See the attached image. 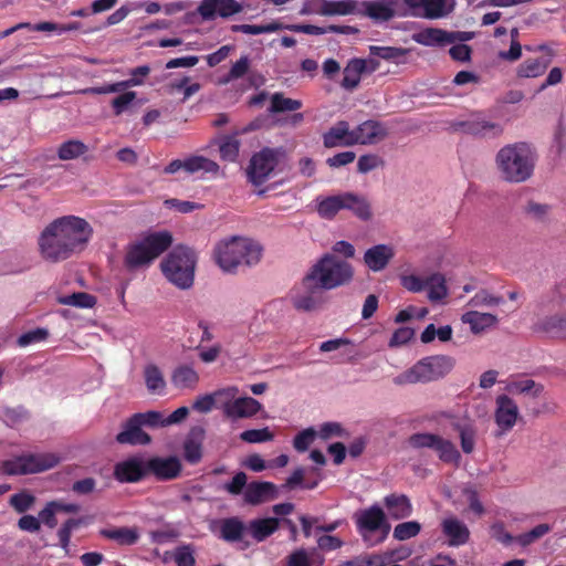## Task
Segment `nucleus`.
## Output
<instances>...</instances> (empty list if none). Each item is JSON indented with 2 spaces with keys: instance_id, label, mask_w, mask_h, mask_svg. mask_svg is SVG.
<instances>
[{
  "instance_id": "16",
  "label": "nucleus",
  "mask_w": 566,
  "mask_h": 566,
  "mask_svg": "<svg viewBox=\"0 0 566 566\" xmlns=\"http://www.w3.org/2000/svg\"><path fill=\"white\" fill-rule=\"evenodd\" d=\"M395 256L396 248L392 244L379 243L364 252L363 262L369 271L378 273L386 270Z\"/></svg>"
},
{
  "instance_id": "43",
  "label": "nucleus",
  "mask_w": 566,
  "mask_h": 566,
  "mask_svg": "<svg viewBox=\"0 0 566 566\" xmlns=\"http://www.w3.org/2000/svg\"><path fill=\"white\" fill-rule=\"evenodd\" d=\"M357 9L355 0H325V15H348L353 14Z\"/></svg>"
},
{
  "instance_id": "49",
  "label": "nucleus",
  "mask_w": 566,
  "mask_h": 566,
  "mask_svg": "<svg viewBox=\"0 0 566 566\" xmlns=\"http://www.w3.org/2000/svg\"><path fill=\"white\" fill-rule=\"evenodd\" d=\"M452 328L449 325L437 328L433 324H429L421 334L422 343H430L436 337L441 342H448L451 339Z\"/></svg>"
},
{
  "instance_id": "8",
  "label": "nucleus",
  "mask_w": 566,
  "mask_h": 566,
  "mask_svg": "<svg viewBox=\"0 0 566 566\" xmlns=\"http://www.w3.org/2000/svg\"><path fill=\"white\" fill-rule=\"evenodd\" d=\"M172 243V237L167 231L155 232L132 244L125 255V265L137 269L151 263Z\"/></svg>"
},
{
  "instance_id": "24",
  "label": "nucleus",
  "mask_w": 566,
  "mask_h": 566,
  "mask_svg": "<svg viewBox=\"0 0 566 566\" xmlns=\"http://www.w3.org/2000/svg\"><path fill=\"white\" fill-rule=\"evenodd\" d=\"M148 473H154L158 479L169 480L176 478L180 470V461L176 457L147 459Z\"/></svg>"
},
{
  "instance_id": "14",
  "label": "nucleus",
  "mask_w": 566,
  "mask_h": 566,
  "mask_svg": "<svg viewBox=\"0 0 566 566\" xmlns=\"http://www.w3.org/2000/svg\"><path fill=\"white\" fill-rule=\"evenodd\" d=\"M474 38L473 32L468 31H444L437 28H428L413 35L417 43L434 46L455 42H467Z\"/></svg>"
},
{
  "instance_id": "28",
  "label": "nucleus",
  "mask_w": 566,
  "mask_h": 566,
  "mask_svg": "<svg viewBox=\"0 0 566 566\" xmlns=\"http://www.w3.org/2000/svg\"><path fill=\"white\" fill-rule=\"evenodd\" d=\"M276 488L272 482H252L247 485L244 500L247 503L256 505L274 499Z\"/></svg>"
},
{
  "instance_id": "40",
  "label": "nucleus",
  "mask_w": 566,
  "mask_h": 566,
  "mask_svg": "<svg viewBox=\"0 0 566 566\" xmlns=\"http://www.w3.org/2000/svg\"><path fill=\"white\" fill-rule=\"evenodd\" d=\"M505 389L513 395L526 394L536 398L544 391V387L541 384L535 382L532 379H513L506 384Z\"/></svg>"
},
{
  "instance_id": "55",
  "label": "nucleus",
  "mask_w": 566,
  "mask_h": 566,
  "mask_svg": "<svg viewBox=\"0 0 566 566\" xmlns=\"http://www.w3.org/2000/svg\"><path fill=\"white\" fill-rule=\"evenodd\" d=\"M136 420L139 421L142 426L149 428H164L166 424V417L163 412L159 411H147L144 413L134 415Z\"/></svg>"
},
{
  "instance_id": "5",
  "label": "nucleus",
  "mask_w": 566,
  "mask_h": 566,
  "mask_svg": "<svg viewBox=\"0 0 566 566\" xmlns=\"http://www.w3.org/2000/svg\"><path fill=\"white\" fill-rule=\"evenodd\" d=\"M197 255L187 247H176L161 261L160 268L165 277L180 290L190 289L195 280Z\"/></svg>"
},
{
  "instance_id": "48",
  "label": "nucleus",
  "mask_w": 566,
  "mask_h": 566,
  "mask_svg": "<svg viewBox=\"0 0 566 566\" xmlns=\"http://www.w3.org/2000/svg\"><path fill=\"white\" fill-rule=\"evenodd\" d=\"M63 305H70L81 308H91L95 305L96 300L93 295L84 292H77L70 295H63L57 298Z\"/></svg>"
},
{
  "instance_id": "64",
  "label": "nucleus",
  "mask_w": 566,
  "mask_h": 566,
  "mask_svg": "<svg viewBox=\"0 0 566 566\" xmlns=\"http://www.w3.org/2000/svg\"><path fill=\"white\" fill-rule=\"evenodd\" d=\"M34 503V496L29 493L21 492L10 497L11 506L19 513L28 511Z\"/></svg>"
},
{
  "instance_id": "54",
  "label": "nucleus",
  "mask_w": 566,
  "mask_h": 566,
  "mask_svg": "<svg viewBox=\"0 0 566 566\" xmlns=\"http://www.w3.org/2000/svg\"><path fill=\"white\" fill-rule=\"evenodd\" d=\"M274 434L268 427L262 429H250L240 433V439L247 443H262L272 441Z\"/></svg>"
},
{
  "instance_id": "56",
  "label": "nucleus",
  "mask_w": 566,
  "mask_h": 566,
  "mask_svg": "<svg viewBox=\"0 0 566 566\" xmlns=\"http://www.w3.org/2000/svg\"><path fill=\"white\" fill-rule=\"evenodd\" d=\"M427 276L406 274L400 276V284L411 293H420L426 290Z\"/></svg>"
},
{
  "instance_id": "47",
  "label": "nucleus",
  "mask_w": 566,
  "mask_h": 566,
  "mask_svg": "<svg viewBox=\"0 0 566 566\" xmlns=\"http://www.w3.org/2000/svg\"><path fill=\"white\" fill-rule=\"evenodd\" d=\"M221 537L228 542H237L242 538L244 525L235 518H227L221 522Z\"/></svg>"
},
{
  "instance_id": "60",
  "label": "nucleus",
  "mask_w": 566,
  "mask_h": 566,
  "mask_svg": "<svg viewBox=\"0 0 566 566\" xmlns=\"http://www.w3.org/2000/svg\"><path fill=\"white\" fill-rule=\"evenodd\" d=\"M250 67V60L248 55L241 56L230 69L228 75L224 77L223 83H229L231 81L241 78L247 74Z\"/></svg>"
},
{
  "instance_id": "3",
  "label": "nucleus",
  "mask_w": 566,
  "mask_h": 566,
  "mask_svg": "<svg viewBox=\"0 0 566 566\" xmlns=\"http://www.w3.org/2000/svg\"><path fill=\"white\" fill-rule=\"evenodd\" d=\"M262 258V247L245 237H232L220 240L213 249V259L219 268L233 273L241 265L253 266Z\"/></svg>"
},
{
  "instance_id": "12",
  "label": "nucleus",
  "mask_w": 566,
  "mask_h": 566,
  "mask_svg": "<svg viewBox=\"0 0 566 566\" xmlns=\"http://www.w3.org/2000/svg\"><path fill=\"white\" fill-rule=\"evenodd\" d=\"M520 418L517 403L507 395H499L495 399L494 421L496 424L495 437L507 434Z\"/></svg>"
},
{
  "instance_id": "7",
  "label": "nucleus",
  "mask_w": 566,
  "mask_h": 566,
  "mask_svg": "<svg viewBox=\"0 0 566 566\" xmlns=\"http://www.w3.org/2000/svg\"><path fill=\"white\" fill-rule=\"evenodd\" d=\"M357 532L367 546L382 543L389 535L390 524L384 510L375 504L354 514Z\"/></svg>"
},
{
  "instance_id": "27",
  "label": "nucleus",
  "mask_w": 566,
  "mask_h": 566,
  "mask_svg": "<svg viewBox=\"0 0 566 566\" xmlns=\"http://www.w3.org/2000/svg\"><path fill=\"white\" fill-rule=\"evenodd\" d=\"M344 210L350 211L363 221H368L373 217L371 206L368 199L364 195L356 192H344Z\"/></svg>"
},
{
  "instance_id": "36",
  "label": "nucleus",
  "mask_w": 566,
  "mask_h": 566,
  "mask_svg": "<svg viewBox=\"0 0 566 566\" xmlns=\"http://www.w3.org/2000/svg\"><path fill=\"white\" fill-rule=\"evenodd\" d=\"M220 171L219 165L205 156H190L186 158L187 174H209L217 176Z\"/></svg>"
},
{
  "instance_id": "38",
  "label": "nucleus",
  "mask_w": 566,
  "mask_h": 566,
  "mask_svg": "<svg viewBox=\"0 0 566 566\" xmlns=\"http://www.w3.org/2000/svg\"><path fill=\"white\" fill-rule=\"evenodd\" d=\"M279 523L276 517L254 520L250 522L249 530L253 538L261 542L277 530Z\"/></svg>"
},
{
  "instance_id": "31",
  "label": "nucleus",
  "mask_w": 566,
  "mask_h": 566,
  "mask_svg": "<svg viewBox=\"0 0 566 566\" xmlns=\"http://www.w3.org/2000/svg\"><path fill=\"white\" fill-rule=\"evenodd\" d=\"M384 504L388 514L394 520L409 517L412 513V506L409 499L402 494H390L384 499Z\"/></svg>"
},
{
  "instance_id": "52",
  "label": "nucleus",
  "mask_w": 566,
  "mask_h": 566,
  "mask_svg": "<svg viewBox=\"0 0 566 566\" xmlns=\"http://www.w3.org/2000/svg\"><path fill=\"white\" fill-rule=\"evenodd\" d=\"M552 526L549 524L543 523L533 527L531 531L523 533L516 537V542L522 546H528L537 539L545 536L549 533Z\"/></svg>"
},
{
  "instance_id": "10",
  "label": "nucleus",
  "mask_w": 566,
  "mask_h": 566,
  "mask_svg": "<svg viewBox=\"0 0 566 566\" xmlns=\"http://www.w3.org/2000/svg\"><path fill=\"white\" fill-rule=\"evenodd\" d=\"M57 463L59 458L54 453H38L7 460L2 469L4 473L10 475L33 474L50 470Z\"/></svg>"
},
{
  "instance_id": "35",
  "label": "nucleus",
  "mask_w": 566,
  "mask_h": 566,
  "mask_svg": "<svg viewBox=\"0 0 566 566\" xmlns=\"http://www.w3.org/2000/svg\"><path fill=\"white\" fill-rule=\"evenodd\" d=\"M201 88V85L197 82H191L190 77L181 76L171 80L166 84L165 91L169 95H174L178 92H182V102H186Z\"/></svg>"
},
{
  "instance_id": "2",
  "label": "nucleus",
  "mask_w": 566,
  "mask_h": 566,
  "mask_svg": "<svg viewBox=\"0 0 566 566\" xmlns=\"http://www.w3.org/2000/svg\"><path fill=\"white\" fill-rule=\"evenodd\" d=\"M537 161L535 149L527 143H513L503 146L495 156V166L500 177L510 184L528 180Z\"/></svg>"
},
{
  "instance_id": "53",
  "label": "nucleus",
  "mask_w": 566,
  "mask_h": 566,
  "mask_svg": "<svg viewBox=\"0 0 566 566\" xmlns=\"http://www.w3.org/2000/svg\"><path fill=\"white\" fill-rule=\"evenodd\" d=\"M421 531V525L416 521L403 522L394 528V537L398 541H407L416 537Z\"/></svg>"
},
{
  "instance_id": "39",
  "label": "nucleus",
  "mask_w": 566,
  "mask_h": 566,
  "mask_svg": "<svg viewBox=\"0 0 566 566\" xmlns=\"http://www.w3.org/2000/svg\"><path fill=\"white\" fill-rule=\"evenodd\" d=\"M222 160L234 163L239 157L240 140L235 135L222 136L216 140Z\"/></svg>"
},
{
  "instance_id": "41",
  "label": "nucleus",
  "mask_w": 566,
  "mask_h": 566,
  "mask_svg": "<svg viewBox=\"0 0 566 566\" xmlns=\"http://www.w3.org/2000/svg\"><path fill=\"white\" fill-rule=\"evenodd\" d=\"M104 537L116 542L119 545H133L138 538L139 534L136 528L132 527H115L102 531Z\"/></svg>"
},
{
  "instance_id": "9",
  "label": "nucleus",
  "mask_w": 566,
  "mask_h": 566,
  "mask_svg": "<svg viewBox=\"0 0 566 566\" xmlns=\"http://www.w3.org/2000/svg\"><path fill=\"white\" fill-rule=\"evenodd\" d=\"M286 166V154L282 148L265 147L255 153L248 167L249 180L261 186L271 177L282 172Z\"/></svg>"
},
{
  "instance_id": "58",
  "label": "nucleus",
  "mask_w": 566,
  "mask_h": 566,
  "mask_svg": "<svg viewBox=\"0 0 566 566\" xmlns=\"http://www.w3.org/2000/svg\"><path fill=\"white\" fill-rule=\"evenodd\" d=\"M316 437L317 432L315 429H304L298 434H296L293 441V446L296 451L305 452L308 449V447L314 442Z\"/></svg>"
},
{
  "instance_id": "4",
  "label": "nucleus",
  "mask_w": 566,
  "mask_h": 566,
  "mask_svg": "<svg viewBox=\"0 0 566 566\" xmlns=\"http://www.w3.org/2000/svg\"><path fill=\"white\" fill-rule=\"evenodd\" d=\"M354 276V269L347 261L334 254L322 256L305 275V284H316L324 291L348 284Z\"/></svg>"
},
{
  "instance_id": "29",
  "label": "nucleus",
  "mask_w": 566,
  "mask_h": 566,
  "mask_svg": "<svg viewBox=\"0 0 566 566\" xmlns=\"http://www.w3.org/2000/svg\"><path fill=\"white\" fill-rule=\"evenodd\" d=\"M205 430L200 427L192 428L184 444V455L189 463H197L202 457V442Z\"/></svg>"
},
{
  "instance_id": "1",
  "label": "nucleus",
  "mask_w": 566,
  "mask_h": 566,
  "mask_svg": "<svg viewBox=\"0 0 566 566\" xmlns=\"http://www.w3.org/2000/svg\"><path fill=\"white\" fill-rule=\"evenodd\" d=\"M93 232L90 222L78 216L66 214L55 218L39 233V254L50 264L66 261L86 249Z\"/></svg>"
},
{
  "instance_id": "32",
  "label": "nucleus",
  "mask_w": 566,
  "mask_h": 566,
  "mask_svg": "<svg viewBox=\"0 0 566 566\" xmlns=\"http://www.w3.org/2000/svg\"><path fill=\"white\" fill-rule=\"evenodd\" d=\"M426 290L430 302L439 303L443 301L449 294L444 275L439 272L427 275Z\"/></svg>"
},
{
  "instance_id": "18",
  "label": "nucleus",
  "mask_w": 566,
  "mask_h": 566,
  "mask_svg": "<svg viewBox=\"0 0 566 566\" xmlns=\"http://www.w3.org/2000/svg\"><path fill=\"white\" fill-rule=\"evenodd\" d=\"M242 10V4L235 0H203L198 8L200 17L206 21L213 20L217 15L229 18Z\"/></svg>"
},
{
  "instance_id": "45",
  "label": "nucleus",
  "mask_w": 566,
  "mask_h": 566,
  "mask_svg": "<svg viewBox=\"0 0 566 566\" xmlns=\"http://www.w3.org/2000/svg\"><path fill=\"white\" fill-rule=\"evenodd\" d=\"M300 99L285 97L282 93H274L271 97V113L295 112L302 107Z\"/></svg>"
},
{
  "instance_id": "61",
  "label": "nucleus",
  "mask_w": 566,
  "mask_h": 566,
  "mask_svg": "<svg viewBox=\"0 0 566 566\" xmlns=\"http://www.w3.org/2000/svg\"><path fill=\"white\" fill-rule=\"evenodd\" d=\"M551 210V207L546 203L536 201H528L524 208L525 213L537 221L546 219Z\"/></svg>"
},
{
  "instance_id": "30",
  "label": "nucleus",
  "mask_w": 566,
  "mask_h": 566,
  "mask_svg": "<svg viewBox=\"0 0 566 566\" xmlns=\"http://www.w3.org/2000/svg\"><path fill=\"white\" fill-rule=\"evenodd\" d=\"M463 324H468L473 334H480L496 325L497 318L491 313L469 311L461 316Z\"/></svg>"
},
{
  "instance_id": "25",
  "label": "nucleus",
  "mask_w": 566,
  "mask_h": 566,
  "mask_svg": "<svg viewBox=\"0 0 566 566\" xmlns=\"http://www.w3.org/2000/svg\"><path fill=\"white\" fill-rule=\"evenodd\" d=\"M142 424L133 416L125 424L123 431L116 436V441L120 444H148L151 439L148 433L142 430Z\"/></svg>"
},
{
  "instance_id": "26",
  "label": "nucleus",
  "mask_w": 566,
  "mask_h": 566,
  "mask_svg": "<svg viewBox=\"0 0 566 566\" xmlns=\"http://www.w3.org/2000/svg\"><path fill=\"white\" fill-rule=\"evenodd\" d=\"M199 374L192 365L180 364L176 366L170 376L172 386L180 390H193L199 382Z\"/></svg>"
},
{
  "instance_id": "19",
  "label": "nucleus",
  "mask_w": 566,
  "mask_h": 566,
  "mask_svg": "<svg viewBox=\"0 0 566 566\" xmlns=\"http://www.w3.org/2000/svg\"><path fill=\"white\" fill-rule=\"evenodd\" d=\"M261 410H263V406L256 399L238 396L231 405L224 406V417L231 421L249 419L253 418Z\"/></svg>"
},
{
  "instance_id": "59",
  "label": "nucleus",
  "mask_w": 566,
  "mask_h": 566,
  "mask_svg": "<svg viewBox=\"0 0 566 566\" xmlns=\"http://www.w3.org/2000/svg\"><path fill=\"white\" fill-rule=\"evenodd\" d=\"M384 165L382 159L375 154L363 155L358 158L357 170L360 174H367Z\"/></svg>"
},
{
  "instance_id": "42",
  "label": "nucleus",
  "mask_w": 566,
  "mask_h": 566,
  "mask_svg": "<svg viewBox=\"0 0 566 566\" xmlns=\"http://www.w3.org/2000/svg\"><path fill=\"white\" fill-rule=\"evenodd\" d=\"M549 61L543 59H528L518 65L516 74L518 77L534 78L545 73Z\"/></svg>"
},
{
  "instance_id": "23",
  "label": "nucleus",
  "mask_w": 566,
  "mask_h": 566,
  "mask_svg": "<svg viewBox=\"0 0 566 566\" xmlns=\"http://www.w3.org/2000/svg\"><path fill=\"white\" fill-rule=\"evenodd\" d=\"M534 331L551 337H566V312H555L541 316L534 323Z\"/></svg>"
},
{
  "instance_id": "21",
  "label": "nucleus",
  "mask_w": 566,
  "mask_h": 566,
  "mask_svg": "<svg viewBox=\"0 0 566 566\" xmlns=\"http://www.w3.org/2000/svg\"><path fill=\"white\" fill-rule=\"evenodd\" d=\"M388 136L387 127L374 119H368L355 127L356 145H376Z\"/></svg>"
},
{
  "instance_id": "34",
  "label": "nucleus",
  "mask_w": 566,
  "mask_h": 566,
  "mask_svg": "<svg viewBox=\"0 0 566 566\" xmlns=\"http://www.w3.org/2000/svg\"><path fill=\"white\" fill-rule=\"evenodd\" d=\"M316 209L324 219H333L344 210V192L316 199Z\"/></svg>"
},
{
  "instance_id": "62",
  "label": "nucleus",
  "mask_w": 566,
  "mask_h": 566,
  "mask_svg": "<svg viewBox=\"0 0 566 566\" xmlns=\"http://www.w3.org/2000/svg\"><path fill=\"white\" fill-rule=\"evenodd\" d=\"M174 560L177 566H195L193 549L189 545L177 547L174 553Z\"/></svg>"
},
{
  "instance_id": "51",
  "label": "nucleus",
  "mask_w": 566,
  "mask_h": 566,
  "mask_svg": "<svg viewBox=\"0 0 566 566\" xmlns=\"http://www.w3.org/2000/svg\"><path fill=\"white\" fill-rule=\"evenodd\" d=\"M367 13L370 18L380 21H388L395 15L391 3L387 1L371 3L367 9Z\"/></svg>"
},
{
  "instance_id": "20",
  "label": "nucleus",
  "mask_w": 566,
  "mask_h": 566,
  "mask_svg": "<svg viewBox=\"0 0 566 566\" xmlns=\"http://www.w3.org/2000/svg\"><path fill=\"white\" fill-rule=\"evenodd\" d=\"M323 291L324 290L316 284L306 285L304 277L300 287L292 296L294 307L301 311L316 310L322 303Z\"/></svg>"
},
{
  "instance_id": "37",
  "label": "nucleus",
  "mask_w": 566,
  "mask_h": 566,
  "mask_svg": "<svg viewBox=\"0 0 566 566\" xmlns=\"http://www.w3.org/2000/svg\"><path fill=\"white\" fill-rule=\"evenodd\" d=\"M365 67L366 63L363 59L350 60L344 69L342 86L346 90H354L359 84Z\"/></svg>"
},
{
  "instance_id": "50",
  "label": "nucleus",
  "mask_w": 566,
  "mask_h": 566,
  "mask_svg": "<svg viewBox=\"0 0 566 566\" xmlns=\"http://www.w3.org/2000/svg\"><path fill=\"white\" fill-rule=\"evenodd\" d=\"M503 302V297L495 296L486 290H481L469 301L468 305L471 307H493Z\"/></svg>"
},
{
  "instance_id": "6",
  "label": "nucleus",
  "mask_w": 566,
  "mask_h": 566,
  "mask_svg": "<svg viewBox=\"0 0 566 566\" xmlns=\"http://www.w3.org/2000/svg\"><path fill=\"white\" fill-rule=\"evenodd\" d=\"M454 366V360L444 355L429 356L420 359L407 370L394 377L396 386L430 382L449 374Z\"/></svg>"
},
{
  "instance_id": "17",
  "label": "nucleus",
  "mask_w": 566,
  "mask_h": 566,
  "mask_svg": "<svg viewBox=\"0 0 566 566\" xmlns=\"http://www.w3.org/2000/svg\"><path fill=\"white\" fill-rule=\"evenodd\" d=\"M440 527L449 546L459 547L469 542L470 530L467 524L457 516L452 514L444 516L441 520Z\"/></svg>"
},
{
  "instance_id": "46",
  "label": "nucleus",
  "mask_w": 566,
  "mask_h": 566,
  "mask_svg": "<svg viewBox=\"0 0 566 566\" xmlns=\"http://www.w3.org/2000/svg\"><path fill=\"white\" fill-rule=\"evenodd\" d=\"M87 151V146L77 139H70L63 143L57 149V157L61 160H72L78 158Z\"/></svg>"
},
{
  "instance_id": "13",
  "label": "nucleus",
  "mask_w": 566,
  "mask_h": 566,
  "mask_svg": "<svg viewBox=\"0 0 566 566\" xmlns=\"http://www.w3.org/2000/svg\"><path fill=\"white\" fill-rule=\"evenodd\" d=\"M409 13L415 18L440 19L454 8V0H403Z\"/></svg>"
},
{
  "instance_id": "33",
  "label": "nucleus",
  "mask_w": 566,
  "mask_h": 566,
  "mask_svg": "<svg viewBox=\"0 0 566 566\" xmlns=\"http://www.w3.org/2000/svg\"><path fill=\"white\" fill-rule=\"evenodd\" d=\"M144 379L147 390L151 395L163 396L166 392V380L158 366L149 364L145 366Z\"/></svg>"
},
{
  "instance_id": "22",
  "label": "nucleus",
  "mask_w": 566,
  "mask_h": 566,
  "mask_svg": "<svg viewBox=\"0 0 566 566\" xmlns=\"http://www.w3.org/2000/svg\"><path fill=\"white\" fill-rule=\"evenodd\" d=\"M355 128H350L345 120L337 122L323 136V143L326 148L349 147L356 145Z\"/></svg>"
},
{
  "instance_id": "15",
  "label": "nucleus",
  "mask_w": 566,
  "mask_h": 566,
  "mask_svg": "<svg viewBox=\"0 0 566 566\" xmlns=\"http://www.w3.org/2000/svg\"><path fill=\"white\" fill-rule=\"evenodd\" d=\"M147 474V459L142 455L125 459L118 462L114 469L115 479L122 483L138 482Z\"/></svg>"
},
{
  "instance_id": "57",
  "label": "nucleus",
  "mask_w": 566,
  "mask_h": 566,
  "mask_svg": "<svg viewBox=\"0 0 566 566\" xmlns=\"http://www.w3.org/2000/svg\"><path fill=\"white\" fill-rule=\"evenodd\" d=\"M237 387H227L214 391L212 395L216 397V408L220 409L224 415V406L231 405L232 401L238 397Z\"/></svg>"
},
{
  "instance_id": "11",
  "label": "nucleus",
  "mask_w": 566,
  "mask_h": 566,
  "mask_svg": "<svg viewBox=\"0 0 566 566\" xmlns=\"http://www.w3.org/2000/svg\"><path fill=\"white\" fill-rule=\"evenodd\" d=\"M407 444L417 450L424 448L434 450L444 462H457L460 458V453L451 441L434 433H415L408 438Z\"/></svg>"
},
{
  "instance_id": "63",
  "label": "nucleus",
  "mask_w": 566,
  "mask_h": 566,
  "mask_svg": "<svg viewBox=\"0 0 566 566\" xmlns=\"http://www.w3.org/2000/svg\"><path fill=\"white\" fill-rule=\"evenodd\" d=\"M137 94L134 91H126L123 94L116 96L112 101V108L115 115L123 114L126 108L133 103Z\"/></svg>"
},
{
  "instance_id": "44",
  "label": "nucleus",
  "mask_w": 566,
  "mask_h": 566,
  "mask_svg": "<svg viewBox=\"0 0 566 566\" xmlns=\"http://www.w3.org/2000/svg\"><path fill=\"white\" fill-rule=\"evenodd\" d=\"M282 30V23L279 21H271L266 24H233L231 31L241 32L244 34L258 35L262 33H273Z\"/></svg>"
}]
</instances>
